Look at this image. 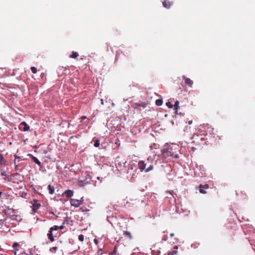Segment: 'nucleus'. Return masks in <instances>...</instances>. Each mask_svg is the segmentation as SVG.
<instances>
[{
	"label": "nucleus",
	"instance_id": "nucleus-32",
	"mask_svg": "<svg viewBox=\"0 0 255 255\" xmlns=\"http://www.w3.org/2000/svg\"><path fill=\"white\" fill-rule=\"evenodd\" d=\"M170 236L171 237H174V233H171V234H170Z\"/></svg>",
	"mask_w": 255,
	"mask_h": 255
},
{
	"label": "nucleus",
	"instance_id": "nucleus-20",
	"mask_svg": "<svg viewBox=\"0 0 255 255\" xmlns=\"http://www.w3.org/2000/svg\"><path fill=\"white\" fill-rule=\"evenodd\" d=\"M179 102L178 101H176L174 105V110H177L179 108Z\"/></svg>",
	"mask_w": 255,
	"mask_h": 255
},
{
	"label": "nucleus",
	"instance_id": "nucleus-40",
	"mask_svg": "<svg viewBox=\"0 0 255 255\" xmlns=\"http://www.w3.org/2000/svg\"><path fill=\"white\" fill-rule=\"evenodd\" d=\"M120 162L121 163H120V165H122V163H123V162H121V161H120Z\"/></svg>",
	"mask_w": 255,
	"mask_h": 255
},
{
	"label": "nucleus",
	"instance_id": "nucleus-2",
	"mask_svg": "<svg viewBox=\"0 0 255 255\" xmlns=\"http://www.w3.org/2000/svg\"><path fill=\"white\" fill-rule=\"evenodd\" d=\"M29 126L25 122H23L19 125V128L20 130L26 131L29 129Z\"/></svg>",
	"mask_w": 255,
	"mask_h": 255
},
{
	"label": "nucleus",
	"instance_id": "nucleus-11",
	"mask_svg": "<svg viewBox=\"0 0 255 255\" xmlns=\"http://www.w3.org/2000/svg\"><path fill=\"white\" fill-rule=\"evenodd\" d=\"M48 189L49 194H53L54 193L55 188L53 185H49L48 186Z\"/></svg>",
	"mask_w": 255,
	"mask_h": 255
},
{
	"label": "nucleus",
	"instance_id": "nucleus-8",
	"mask_svg": "<svg viewBox=\"0 0 255 255\" xmlns=\"http://www.w3.org/2000/svg\"><path fill=\"white\" fill-rule=\"evenodd\" d=\"M63 195L65 196L67 198L71 197L73 195V191L72 190L68 189L66 190L63 194Z\"/></svg>",
	"mask_w": 255,
	"mask_h": 255
},
{
	"label": "nucleus",
	"instance_id": "nucleus-37",
	"mask_svg": "<svg viewBox=\"0 0 255 255\" xmlns=\"http://www.w3.org/2000/svg\"><path fill=\"white\" fill-rule=\"evenodd\" d=\"M86 117H84V116L82 117V119H86Z\"/></svg>",
	"mask_w": 255,
	"mask_h": 255
},
{
	"label": "nucleus",
	"instance_id": "nucleus-26",
	"mask_svg": "<svg viewBox=\"0 0 255 255\" xmlns=\"http://www.w3.org/2000/svg\"><path fill=\"white\" fill-rule=\"evenodd\" d=\"M18 246H19V244L17 242H15L12 245V247L14 248H15L16 247H17Z\"/></svg>",
	"mask_w": 255,
	"mask_h": 255
},
{
	"label": "nucleus",
	"instance_id": "nucleus-22",
	"mask_svg": "<svg viewBox=\"0 0 255 255\" xmlns=\"http://www.w3.org/2000/svg\"><path fill=\"white\" fill-rule=\"evenodd\" d=\"M50 230L52 232L54 231H57L58 230V226H54L53 227H51Z\"/></svg>",
	"mask_w": 255,
	"mask_h": 255
},
{
	"label": "nucleus",
	"instance_id": "nucleus-6",
	"mask_svg": "<svg viewBox=\"0 0 255 255\" xmlns=\"http://www.w3.org/2000/svg\"><path fill=\"white\" fill-rule=\"evenodd\" d=\"M209 188V185L208 184L202 185L200 184L199 186V191L201 193L206 194V192L204 190L205 189H208Z\"/></svg>",
	"mask_w": 255,
	"mask_h": 255
},
{
	"label": "nucleus",
	"instance_id": "nucleus-9",
	"mask_svg": "<svg viewBox=\"0 0 255 255\" xmlns=\"http://www.w3.org/2000/svg\"><path fill=\"white\" fill-rule=\"evenodd\" d=\"M52 231H51L50 230L48 231L47 233V237L48 239L50 240L51 242H53L54 241V238L53 236Z\"/></svg>",
	"mask_w": 255,
	"mask_h": 255
},
{
	"label": "nucleus",
	"instance_id": "nucleus-23",
	"mask_svg": "<svg viewBox=\"0 0 255 255\" xmlns=\"http://www.w3.org/2000/svg\"><path fill=\"white\" fill-rule=\"evenodd\" d=\"M3 160H4V158H3V155L0 153V164H2Z\"/></svg>",
	"mask_w": 255,
	"mask_h": 255
},
{
	"label": "nucleus",
	"instance_id": "nucleus-3",
	"mask_svg": "<svg viewBox=\"0 0 255 255\" xmlns=\"http://www.w3.org/2000/svg\"><path fill=\"white\" fill-rule=\"evenodd\" d=\"M162 155L164 158H166L167 157L171 156V153L170 151H169L168 148H165L162 150Z\"/></svg>",
	"mask_w": 255,
	"mask_h": 255
},
{
	"label": "nucleus",
	"instance_id": "nucleus-12",
	"mask_svg": "<svg viewBox=\"0 0 255 255\" xmlns=\"http://www.w3.org/2000/svg\"><path fill=\"white\" fill-rule=\"evenodd\" d=\"M32 160L38 165L40 166L41 165V162H40V161L36 157L34 156H32Z\"/></svg>",
	"mask_w": 255,
	"mask_h": 255
},
{
	"label": "nucleus",
	"instance_id": "nucleus-16",
	"mask_svg": "<svg viewBox=\"0 0 255 255\" xmlns=\"http://www.w3.org/2000/svg\"><path fill=\"white\" fill-rule=\"evenodd\" d=\"M155 104L157 106H161L163 104V101L161 99H157L155 101Z\"/></svg>",
	"mask_w": 255,
	"mask_h": 255
},
{
	"label": "nucleus",
	"instance_id": "nucleus-5",
	"mask_svg": "<svg viewBox=\"0 0 255 255\" xmlns=\"http://www.w3.org/2000/svg\"><path fill=\"white\" fill-rule=\"evenodd\" d=\"M70 201L71 206H74L75 207H78L80 205L79 200L78 199H71Z\"/></svg>",
	"mask_w": 255,
	"mask_h": 255
},
{
	"label": "nucleus",
	"instance_id": "nucleus-19",
	"mask_svg": "<svg viewBox=\"0 0 255 255\" xmlns=\"http://www.w3.org/2000/svg\"><path fill=\"white\" fill-rule=\"evenodd\" d=\"M136 105L138 107H142L143 108H145L146 106V104L145 103H140L138 104H136Z\"/></svg>",
	"mask_w": 255,
	"mask_h": 255
},
{
	"label": "nucleus",
	"instance_id": "nucleus-25",
	"mask_svg": "<svg viewBox=\"0 0 255 255\" xmlns=\"http://www.w3.org/2000/svg\"><path fill=\"white\" fill-rule=\"evenodd\" d=\"M78 239L80 241L82 242L84 241V236L83 235H80L79 236Z\"/></svg>",
	"mask_w": 255,
	"mask_h": 255
},
{
	"label": "nucleus",
	"instance_id": "nucleus-38",
	"mask_svg": "<svg viewBox=\"0 0 255 255\" xmlns=\"http://www.w3.org/2000/svg\"><path fill=\"white\" fill-rule=\"evenodd\" d=\"M120 158V157H117V159H119ZM117 161H119V160H117Z\"/></svg>",
	"mask_w": 255,
	"mask_h": 255
},
{
	"label": "nucleus",
	"instance_id": "nucleus-33",
	"mask_svg": "<svg viewBox=\"0 0 255 255\" xmlns=\"http://www.w3.org/2000/svg\"><path fill=\"white\" fill-rule=\"evenodd\" d=\"M188 123L189 125H191L192 124V121H189Z\"/></svg>",
	"mask_w": 255,
	"mask_h": 255
},
{
	"label": "nucleus",
	"instance_id": "nucleus-4",
	"mask_svg": "<svg viewBox=\"0 0 255 255\" xmlns=\"http://www.w3.org/2000/svg\"><path fill=\"white\" fill-rule=\"evenodd\" d=\"M183 79L185 81V83L188 85L190 87H192L193 84V82L190 78L186 77L185 76L182 77Z\"/></svg>",
	"mask_w": 255,
	"mask_h": 255
},
{
	"label": "nucleus",
	"instance_id": "nucleus-35",
	"mask_svg": "<svg viewBox=\"0 0 255 255\" xmlns=\"http://www.w3.org/2000/svg\"><path fill=\"white\" fill-rule=\"evenodd\" d=\"M122 161L123 162V164H125V163H126V161H125V160H122Z\"/></svg>",
	"mask_w": 255,
	"mask_h": 255
},
{
	"label": "nucleus",
	"instance_id": "nucleus-36",
	"mask_svg": "<svg viewBox=\"0 0 255 255\" xmlns=\"http://www.w3.org/2000/svg\"><path fill=\"white\" fill-rule=\"evenodd\" d=\"M101 104L102 105H104V101H103V99H101Z\"/></svg>",
	"mask_w": 255,
	"mask_h": 255
},
{
	"label": "nucleus",
	"instance_id": "nucleus-41",
	"mask_svg": "<svg viewBox=\"0 0 255 255\" xmlns=\"http://www.w3.org/2000/svg\"><path fill=\"white\" fill-rule=\"evenodd\" d=\"M120 162L121 163H120V165H122V163H123V162H121V161H120Z\"/></svg>",
	"mask_w": 255,
	"mask_h": 255
},
{
	"label": "nucleus",
	"instance_id": "nucleus-28",
	"mask_svg": "<svg viewBox=\"0 0 255 255\" xmlns=\"http://www.w3.org/2000/svg\"><path fill=\"white\" fill-rule=\"evenodd\" d=\"M64 223H65V222H64V223H63V225H61V226H58V229H60V230H62V229H64V225H63L64 224Z\"/></svg>",
	"mask_w": 255,
	"mask_h": 255
},
{
	"label": "nucleus",
	"instance_id": "nucleus-10",
	"mask_svg": "<svg viewBox=\"0 0 255 255\" xmlns=\"http://www.w3.org/2000/svg\"><path fill=\"white\" fill-rule=\"evenodd\" d=\"M178 246H175L173 248V250L171 252L168 253V255H175L177 253Z\"/></svg>",
	"mask_w": 255,
	"mask_h": 255
},
{
	"label": "nucleus",
	"instance_id": "nucleus-27",
	"mask_svg": "<svg viewBox=\"0 0 255 255\" xmlns=\"http://www.w3.org/2000/svg\"><path fill=\"white\" fill-rule=\"evenodd\" d=\"M80 205H81L84 202V197H82L80 200H79Z\"/></svg>",
	"mask_w": 255,
	"mask_h": 255
},
{
	"label": "nucleus",
	"instance_id": "nucleus-17",
	"mask_svg": "<svg viewBox=\"0 0 255 255\" xmlns=\"http://www.w3.org/2000/svg\"><path fill=\"white\" fill-rule=\"evenodd\" d=\"M57 249H58V248L57 247H53L52 248H51L49 250L51 252H52L53 253H55L56 252V251L57 250Z\"/></svg>",
	"mask_w": 255,
	"mask_h": 255
},
{
	"label": "nucleus",
	"instance_id": "nucleus-1",
	"mask_svg": "<svg viewBox=\"0 0 255 255\" xmlns=\"http://www.w3.org/2000/svg\"><path fill=\"white\" fill-rule=\"evenodd\" d=\"M153 159L149 157L145 160H140L138 163V168L141 171L145 170V172H148L153 170Z\"/></svg>",
	"mask_w": 255,
	"mask_h": 255
},
{
	"label": "nucleus",
	"instance_id": "nucleus-34",
	"mask_svg": "<svg viewBox=\"0 0 255 255\" xmlns=\"http://www.w3.org/2000/svg\"><path fill=\"white\" fill-rule=\"evenodd\" d=\"M115 253H116V250H114V251L111 253V255H113Z\"/></svg>",
	"mask_w": 255,
	"mask_h": 255
},
{
	"label": "nucleus",
	"instance_id": "nucleus-18",
	"mask_svg": "<svg viewBox=\"0 0 255 255\" xmlns=\"http://www.w3.org/2000/svg\"><path fill=\"white\" fill-rule=\"evenodd\" d=\"M94 145L95 147H99L100 145V140L96 139L95 141Z\"/></svg>",
	"mask_w": 255,
	"mask_h": 255
},
{
	"label": "nucleus",
	"instance_id": "nucleus-42",
	"mask_svg": "<svg viewBox=\"0 0 255 255\" xmlns=\"http://www.w3.org/2000/svg\"><path fill=\"white\" fill-rule=\"evenodd\" d=\"M1 194H2V192H0V196H1Z\"/></svg>",
	"mask_w": 255,
	"mask_h": 255
},
{
	"label": "nucleus",
	"instance_id": "nucleus-30",
	"mask_svg": "<svg viewBox=\"0 0 255 255\" xmlns=\"http://www.w3.org/2000/svg\"><path fill=\"white\" fill-rule=\"evenodd\" d=\"M167 239V235H165L163 238V240H164V241H166Z\"/></svg>",
	"mask_w": 255,
	"mask_h": 255
},
{
	"label": "nucleus",
	"instance_id": "nucleus-21",
	"mask_svg": "<svg viewBox=\"0 0 255 255\" xmlns=\"http://www.w3.org/2000/svg\"><path fill=\"white\" fill-rule=\"evenodd\" d=\"M31 70L32 71V72L34 74H35L37 73V68L35 67H31Z\"/></svg>",
	"mask_w": 255,
	"mask_h": 255
},
{
	"label": "nucleus",
	"instance_id": "nucleus-14",
	"mask_svg": "<svg viewBox=\"0 0 255 255\" xmlns=\"http://www.w3.org/2000/svg\"><path fill=\"white\" fill-rule=\"evenodd\" d=\"M124 235L125 236L128 237L129 239H132V236H131L130 233L128 232V231H125L124 232Z\"/></svg>",
	"mask_w": 255,
	"mask_h": 255
},
{
	"label": "nucleus",
	"instance_id": "nucleus-7",
	"mask_svg": "<svg viewBox=\"0 0 255 255\" xmlns=\"http://www.w3.org/2000/svg\"><path fill=\"white\" fill-rule=\"evenodd\" d=\"M163 6L167 8H169L172 5V2H170L168 0H164L162 2Z\"/></svg>",
	"mask_w": 255,
	"mask_h": 255
},
{
	"label": "nucleus",
	"instance_id": "nucleus-39",
	"mask_svg": "<svg viewBox=\"0 0 255 255\" xmlns=\"http://www.w3.org/2000/svg\"><path fill=\"white\" fill-rule=\"evenodd\" d=\"M120 162L121 163H120V165H122V163H123V162H121V161H120Z\"/></svg>",
	"mask_w": 255,
	"mask_h": 255
},
{
	"label": "nucleus",
	"instance_id": "nucleus-31",
	"mask_svg": "<svg viewBox=\"0 0 255 255\" xmlns=\"http://www.w3.org/2000/svg\"><path fill=\"white\" fill-rule=\"evenodd\" d=\"M98 240H97V239H95V240H94V243H95L96 245H97V244H98Z\"/></svg>",
	"mask_w": 255,
	"mask_h": 255
},
{
	"label": "nucleus",
	"instance_id": "nucleus-29",
	"mask_svg": "<svg viewBox=\"0 0 255 255\" xmlns=\"http://www.w3.org/2000/svg\"><path fill=\"white\" fill-rule=\"evenodd\" d=\"M1 175L2 176H6V172H4H4H2L1 173Z\"/></svg>",
	"mask_w": 255,
	"mask_h": 255
},
{
	"label": "nucleus",
	"instance_id": "nucleus-24",
	"mask_svg": "<svg viewBox=\"0 0 255 255\" xmlns=\"http://www.w3.org/2000/svg\"><path fill=\"white\" fill-rule=\"evenodd\" d=\"M166 105L169 108H172L173 107L172 104L169 102H167Z\"/></svg>",
	"mask_w": 255,
	"mask_h": 255
},
{
	"label": "nucleus",
	"instance_id": "nucleus-15",
	"mask_svg": "<svg viewBox=\"0 0 255 255\" xmlns=\"http://www.w3.org/2000/svg\"><path fill=\"white\" fill-rule=\"evenodd\" d=\"M79 56V54L77 52H72V54L70 56V58H76Z\"/></svg>",
	"mask_w": 255,
	"mask_h": 255
},
{
	"label": "nucleus",
	"instance_id": "nucleus-13",
	"mask_svg": "<svg viewBox=\"0 0 255 255\" xmlns=\"http://www.w3.org/2000/svg\"><path fill=\"white\" fill-rule=\"evenodd\" d=\"M40 206V205L39 204H38L37 203H35L33 204V211H35L36 210H38Z\"/></svg>",
	"mask_w": 255,
	"mask_h": 255
}]
</instances>
